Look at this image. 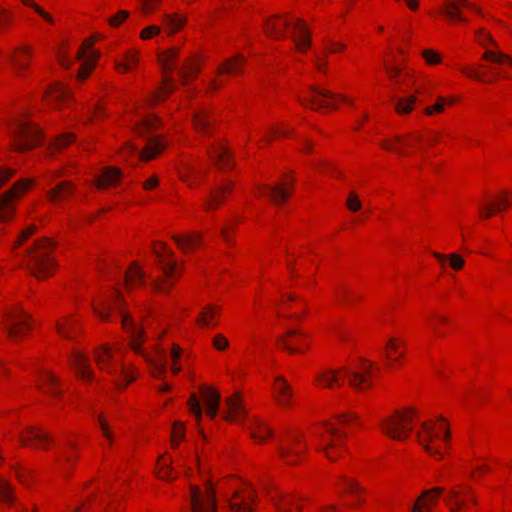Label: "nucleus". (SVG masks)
Listing matches in <instances>:
<instances>
[{
  "mask_svg": "<svg viewBox=\"0 0 512 512\" xmlns=\"http://www.w3.org/2000/svg\"><path fill=\"white\" fill-rule=\"evenodd\" d=\"M53 248L54 245L48 238H42L24 250L25 264L36 278L49 277L55 269V262L51 257Z\"/></svg>",
  "mask_w": 512,
  "mask_h": 512,
  "instance_id": "nucleus-2",
  "label": "nucleus"
},
{
  "mask_svg": "<svg viewBox=\"0 0 512 512\" xmlns=\"http://www.w3.org/2000/svg\"><path fill=\"white\" fill-rule=\"evenodd\" d=\"M164 146L163 140L156 136L147 140V144L143 151L139 152L138 148L134 144L128 142L123 147L122 153L126 156H135L137 160L148 161L158 155L164 149Z\"/></svg>",
  "mask_w": 512,
  "mask_h": 512,
  "instance_id": "nucleus-15",
  "label": "nucleus"
},
{
  "mask_svg": "<svg viewBox=\"0 0 512 512\" xmlns=\"http://www.w3.org/2000/svg\"><path fill=\"white\" fill-rule=\"evenodd\" d=\"M188 405L190 407V411L194 414L195 418L200 421L202 418V409L199 403V400L195 394L190 396Z\"/></svg>",
  "mask_w": 512,
  "mask_h": 512,
  "instance_id": "nucleus-56",
  "label": "nucleus"
},
{
  "mask_svg": "<svg viewBox=\"0 0 512 512\" xmlns=\"http://www.w3.org/2000/svg\"><path fill=\"white\" fill-rule=\"evenodd\" d=\"M160 32V27L156 25H151L144 28L141 32V38L143 40H147L155 35H158Z\"/></svg>",
  "mask_w": 512,
  "mask_h": 512,
  "instance_id": "nucleus-64",
  "label": "nucleus"
},
{
  "mask_svg": "<svg viewBox=\"0 0 512 512\" xmlns=\"http://www.w3.org/2000/svg\"><path fill=\"white\" fill-rule=\"evenodd\" d=\"M251 437L258 443H263L267 437L273 435V431L265 423L261 421H254L249 427Z\"/></svg>",
  "mask_w": 512,
  "mask_h": 512,
  "instance_id": "nucleus-34",
  "label": "nucleus"
},
{
  "mask_svg": "<svg viewBox=\"0 0 512 512\" xmlns=\"http://www.w3.org/2000/svg\"><path fill=\"white\" fill-rule=\"evenodd\" d=\"M56 329L61 336L70 339V334L74 331V323L71 319L65 318L56 322Z\"/></svg>",
  "mask_w": 512,
  "mask_h": 512,
  "instance_id": "nucleus-51",
  "label": "nucleus"
},
{
  "mask_svg": "<svg viewBox=\"0 0 512 512\" xmlns=\"http://www.w3.org/2000/svg\"><path fill=\"white\" fill-rule=\"evenodd\" d=\"M74 139V134L65 133L62 136H59L54 143L55 149L60 150L70 144Z\"/></svg>",
  "mask_w": 512,
  "mask_h": 512,
  "instance_id": "nucleus-61",
  "label": "nucleus"
},
{
  "mask_svg": "<svg viewBox=\"0 0 512 512\" xmlns=\"http://www.w3.org/2000/svg\"><path fill=\"white\" fill-rule=\"evenodd\" d=\"M230 191V185H223L220 186L217 190L211 192L208 199L206 200V208L210 210L212 208L218 207L222 203L224 196Z\"/></svg>",
  "mask_w": 512,
  "mask_h": 512,
  "instance_id": "nucleus-41",
  "label": "nucleus"
},
{
  "mask_svg": "<svg viewBox=\"0 0 512 512\" xmlns=\"http://www.w3.org/2000/svg\"><path fill=\"white\" fill-rule=\"evenodd\" d=\"M32 49L28 45H20L10 50L7 60L12 65L15 72L21 74L28 69V61L32 56Z\"/></svg>",
  "mask_w": 512,
  "mask_h": 512,
  "instance_id": "nucleus-20",
  "label": "nucleus"
},
{
  "mask_svg": "<svg viewBox=\"0 0 512 512\" xmlns=\"http://www.w3.org/2000/svg\"><path fill=\"white\" fill-rule=\"evenodd\" d=\"M69 90L60 83L54 84L47 93V99L55 102L68 101Z\"/></svg>",
  "mask_w": 512,
  "mask_h": 512,
  "instance_id": "nucleus-43",
  "label": "nucleus"
},
{
  "mask_svg": "<svg viewBox=\"0 0 512 512\" xmlns=\"http://www.w3.org/2000/svg\"><path fill=\"white\" fill-rule=\"evenodd\" d=\"M416 102L415 96H408L406 98L399 99L396 103V110L400 114H407L412 111L413 105Z\"/></svg>",
  "mask_w": 512,
  "mask_h": 512,
  "instance_id": "nucleus-50",
  "label": "nucleus"
},
{
  "mask_svg": "<svg viewBox=\"0 0 512 512\" xmlns=\"http://www.w3.org/2000/svg\"><path fill=\"white\" fill-rule=\"evenodd\" d=\"M306 443L299 433L289 432L279 444L278 452L287 464H295L297 458L306 450Z\"/></svg>",
  "mask_w": 512,
  "mask_h": 512,
  "instance_id": "nucleus-12",
  "label": "nucleus"
},
{
  "mask_svg": "<svg viewBox=\"0 0 512 512\" xmlns=\"http://www.w3.org/2000/svg\"><path fill=\"white\" fill-rule=\"evenodd\" d=\"M216 312L212 306H207L204 308V310L200 313L198 317V324L201 326H208L212 324V320L215 317Z\"/></svg>",
  "mask_w": 512,
  "mask_h": 512,
  "instance_id": "nucleus-54",
  "label": "nucleus"
},
{
  "mask_svg": "<svg viewBox=\"0 0 512 512\" xmlns=\"http://www.w3.org/2000/svg\"><path fill=\"white\" fill-rule=\"evenodd\" d=\"M285 27H291L293 30L292 38L294 39L297 49L302 51L310 46V37L305 24L297 19L295 23H291L286 19H279L278 17H272L266 19L264 22L265 33L271 38H282L283 29Z\"/></svg>",
  "mask_w": 512,
  "mask_h": 512,
  "instance_id": "nucleus-4",
  "label": "nucleus"
},
{
  "mask_svg": "<svg viewBox=\"0 0 512 512\" xmlns=\"http://www.w3.org/2000/svg\"><path fill=\"white\" fill-rule=\"evenodd\" d=\"M145 274L138 267L137 263L134 262L130 265L129 269L124 274L125 285L127 289L135 285H141L144 283Z\"/></svg>",
  "mask_w": 512,
  "mask_h": 512,
  "instance_id": "nucleus-33",
  "label": "nucleus"
},
{
  "mask_svg": "<svg viewBox=\"0 0 512 512\" xmlns=\"http://www.w3.org/2000/svg\"><path fill=\"white\" fill-rule=\"evenodd\" d=\"M511 203L512 198L510 199L508 197V193L506 192L504 195L498 196L493 203L482 204L480 207V215L488 219L492 214L510 206Z\"/></svg>",
  "mask_w": 512,
  "mask_h": 512,
  "instance_id": "nucleus-29",
  "label": "nucleus"
},
{
  "mask_svg": "<svg viewBox=\"0 0 512 512\" xmlns=\"http://www.w3.org/2000/svg\"><path fill=\"white\" fill-rule=\"evenodd\" d=\"M416 415L417 412L413 408H408L405 412L397 411L392 416L381 421V429L392 439L404 440L412 431L409 423Z\"/></svg>",
  "mask_w": 512,
  "mask_h": 512,
  "instance_id": "nucleus-7",
  "label": "nucleus"
},
{
  "mask_svg": "<svg viewBox=\"0 0 512 512\" xmlns=\"http://www.w3.org/2000/svg\"><path fill=\"white\" fill-rule=\"evenodd\" d=\"M8 129L13 145L19 151L32 149L41 142L42 136L39 128L23 117L14 119Z\"/></svg>",
  "mask_w": 512,
  "mask_h": 512,
  "instance_id": "nucleus-5",
  "label": "nucleus"
},
{
  "mask_svg": "<svg viewBox=\"0 0 512 512\" xmlns=\"http://www.w3.org/2000/svg\"><path fill=\"white\" fill-rule=\"evenodd\" d=\"M0 500L8 504L14 500L10 484L3 478H0Z\"/></svg>",
  "mask_w": 512,
  "mask_h": 512,
  "instance_id": "nucleus-53",
  "label": "nucleus"
},
{
  "mask_svg": "<svg viewBox=\"0 0 512 512\" xmlns=\"http://www.w3.org/2000/svg\"><path fill=\"white\" fill-rule=\"evenodd\" d=\"M161 249H154L157 264L163 272V277L153 282L152 286L156 292L166 293L172 285V278L175 274L177 263L173 259V252L161 243Z\"/></svg>",
  "mask_w": 512,
  "mask_h": 512,
  "instance_id": "nucleus-8",
  "label": "nucleus"
},
{
  "mask_svg": "<svg viewBox=\"0 0 512 512\" xmlns=\"http://www.w3.org/2000/svg\"><path fill=\"white\" fill-rule=\"evenodd\" d=\"M373 364L362 360L360 363L342 367L339 370L328 369L316 375V381L323 387L332 388L340 385V376L347 379L349 385L356 390H364L371 386Z\"/></svg>",
  "mask_w": 512,
  "mask_h": 512,
  "instance_id": "nucleus-1",
  "label": "nucleus"
},
{
  "mask_svg": "<svg viewBox=\"0 0 512 512\" xmlns=\"http://www.w3.org/2000/svg\"><path fill=\"white\" fill-rule=\"evenodd\" d=\"M185 23V18L177 15H164L163 24L171 33L179 30Z\"/></svg>",
  "mask_w": 512,
  "mask_h": 512,
  "instance_id": "nucleus-46",
  "label": "nucleus"
},
{
  "mask_svg": "<svg viewBox=\"0 0 512 512\" xmlns=\"http://www.w3.org/2000/svg\"><path fill=\"white\" fill-rule=\"evenodd\" d=\"M443 491L444 489L441 487L425 490L414 503L411 512H424L425 507L430 508V506L436 503L439 495H441Z\"/></svg>",
  "mask_w": 512,
  "mask_h": 512,
  "instance_id": "nucleus-24",
  "label": "nucleus"
},
{
  "mask_svg": "<svg viewBox=\"0 0 512 512\" xmlns=\"http://www.w3.org/2000/svg\"><path fill=\"white\" fill-rule=\"evenodd\" d=\"M381 146L386 150L393 151L400 155H404L405 152L403 148L411 146V143L408 140L404 139V137L402 136H395L389 141H383L381 143Z\"/></svg>",
  "mask_w": 512,
  "mask_h": 512,
  "instance_id": "nucleus-40",
  "label": "nucleus"
},
{
  "mask_svg": "<svg viewBox=\"0 0 512 512\" xmlns=\"http://www.w3.org/2000/svg\"><path fill=\"white\" fill-rule=\"evenodd\" d=\"M158 124H159V120L150 115V116H147L146 118H144L140 125L138 126L137 128V133L140 135V136H144V134L148 131V130H151V129H154L156 127H158Z\"/></svg>",
  "mask_w": 512,
  "mask_h": 512,
  "instance_id": "nucleus-52",
  "label": "nucleus"
},
{
  "mask_svg": "<svg viewBox=\"0 0 512 512\" xmlns=\"http://www.w3.org/2000/svg\"><path fill=\"white\" fill-rule=\"evenodd\" d=\"M291 186V183H284L281 185L274 186H265L263 187L261 193L268 195L273 203L279 204L280 202H284L287 200L289 194L291 193Z\"/></svg>",
  "mask_w": 512,
  "mask_h": 512,
  "instance_id": "nucleus-27",
  "label": "nucleus"
},
{
  "mask_svg": "<svg viewBox=\"0 0 512 512\" xmlns=\"http://www.w3.org/2000/svg\"><path fill=\"white\" fill-rule=\"evenodd\" d=\"M315 436L319 438L321 444L319 450L323 451L326 457L332 461L336 459L333 450L340 447L345 438L344 433H340L339 430L330 425L329 423L323 424V431H315Z\"/></svg>",
  "mask_w": 512,
  "mask_h": 512,
  "instance_id": "nucleus-11",
  "label": "nucleus"
},
{
  "mask_svg": "<svg viewBox=\"0 0 512 512\" xmlns=\"http://www.w3.org/2000/svg\"><path fill=\"white\" fill-rule=\"evenodd\" d=\"M171 438L173 446L177 447L179 441L184 438V427L182 422L176 421L174 423Z\"/></svg>",
  "mask_w": 512,
  "mask_h": 512,
  "instance_id": "nucleus-55",
  "label": "nucleus"
},
{
  "mask_svg": "<svg viewBox=\"0 0 512 512\" xmlns=\"http://www.w3.org/2000/svg\"><path fill=\"white\" fill-rule=\"evenodd\" d=\"M440 438V432L436 431L434 422H424L421 425V431L417 433L418 442L423 446L425 451L431 456L440 454V449L435 446L434 440Z\"/></svg>",
  "mask_w": 512,
  "mask_h": 512,
  "instance_id": "nucleus-18",
  "label": "nucleus"
},
{
  "mask_svg": "<svg viewBox=\"0 0 512 512\" xmlns=\"http://www.w3.org/2000/svg\"><path fill=\"white\" fill-rule=\"evenodd\" d=\"M467 7L478 12L476 6L467 0H444L442 13L451 21L458 20L466 22L467 19L462 15L461 8Z\"/></svg>",
  "mask_w": 512,
  "mask_h": 512,
  "instance_id": "nucleus-21",
  "label": "nucleus"
},
{
  "mask_svg": "<svg viewBox=\"0 0 512 512\" xmlns=\"http://www.w3.org/2000/svg\"><path fill=\"white\" fill-rule=\"evenodd\" d=\"M29 316L21 309H15L7 314L6 329L11 339H16L29 330Z\"/></svg>",
  "mask_w": 512,
  "mask_h": 512,
  "instance_id": "nucleus-16",
  "label": "nucleus"
},
{
  "mask_svg": "<svg viewBox=\"0 0 512 512\" xmlns=\"http://www.w3.org/2000/svg\"><path fill=\"white\" fill-rule=\"evenodd\" d=\"M92 44V40H86L83 43L81 50L77 54L79 59H83V63L77 75L78 79L81 81L88 77L95 65L96 60L99 57V53L91 49Z\"/></svg>",
  "mask_w": 512,
  "mask_h": 512,
  "instance_id": "nucleus-19",
  "label": "nucleus"
},
{
  "mask_svg": "<svg viewBox=\"0 0 512 512\" xmlns=\"http://www.w3.org/2000/svg\"><path fill=\"white\" fill-rule=\"evenodd\" d=\"M305 335L296 329L289 330L285 336L277 339V342L290 354L299 353L302 351L298 345L300 344V340L298 338H303Z\"/></svg>",
  "mask_w": 512,
  "mask_h": 512,
  "instance_id": "nucleus-26",
  "label": "nucleus"
},
{
  "mask_svg": "<svg viewBox=\"0 0 512 512\" xmlns=\"http://www.w3.org/2000/svg\"><path fill=\"white\" fill-rule=\"evenodd\" d=\"M139 63V56L136 51H126L121 59L115 61V68L120 73L132 71Z\"/></svg>",
  "mask_w": 512,
  "mask_h": 512,
  "instance_id": "nucleus-31",
  "label": "nucleus"
},
{
  "mask_svg": "<svg viewBox=\"0 0 512 512\" xmlns=\"http://www.w3.org/2000/svg\"><path fill=\"white\" fill-rule=\"evenodd\" d=\"M70 364L80 379L85 381L93 380L94 372L90 366L89 359L85 354L82 352H75L70 359Z\"/></svg>",
  "mask_w": 512,
  "mask_h": 512,
  "instance_id": "nucleus-22",
  "label": "nucleus"
},
{
  "mask_svg": "<svg viewBox=\"0 0 512 512\" xmlns=\"http://www.w3.org/2000/svg\"><path fill=\"white\" fill-rule=\"evenodd\" d=\"M178 53L179 48L172 47L159 55V61L161 62L163 69L166 72L170 73L177 67V65L175 64V60Z\"/></svg>",
  "mask_w": 512,
  "mask_h": 512,
  "instance_id": "nucleus-42",
  "label": "nucleus"
},
{
  "mask_svg": "<svg viewBox=\"0 0 512 512\" xmlns=\"http://www.w3.org/2000/svg\"><path fill=\"white\" fill-rule=\"evenodd\" d=\"M207 152L220 169L232 168L230 152L223 144H214L207 149Z\"/></svg>",
  "mask_w": 512,
  "mask_h": 512,
  "instance_id": "nucleus-23",
  "label": "nucleus"
},
{
  "mask_svg": "<svg viewBox=\"0 0 512 512\" xmlns=\"http://www.w3.org/2000/svg\"><path fill=\"white\" fill-rule=\"evenodd\" d=\"M242 66V58L240 56H236L231 59H227L218 69L219 74L227 73V74H237L241 72Z\"/></svg>",
  "mask_w": 512,
  "mask_h": 512,
  "instance_id": "nucleus-44",
  "label": "nucleus"
},
{
  "mask_svg": "<svg viewBox=\"0 0 512 512\" xmlns=\"http://www.w3.org/2000/svg\"><path fill=\"white\" fill-rule=\"evenodd\" d=\"M346 206L350 211L356 212L361 209L362 204L357 195L351 192L347 198Z\"/></svg>",
  "mask_w": 512,
  "mask_h": 512,
  "instance_id": "nucleus-60",
  "label": "nucleus"
},
{
  "mask_svg": "<svg viewBox=\"0 0 512 512\" xmlns=\"http://www.w3.org/2000/svg\"><path fill=\"white\" fill-rule=\"evenodd\" d=\"M340 479L345 485L347 492H349L355 500L361 502L360 494L363 492L362 488L353 479L345 476H341Z\"/></svg>",
  "mask_w": 512,
  "mask_h": 512,
  "instance_id": "nucleus-48",
  "label": "nucleus"
},
{
  "mask_svg": "<svg viewBox=\"0 0 512 512\" xmlns=\"http://www.w3.org/2000/svg\"><path fill=\"white\" fill-rule=\"evenodd\" d=\"M227 412L224 419L230 422L239 421L245 415V409L241 404L240 395L236 393L225 400Z\"/></svg>",
  "mask_w": 512,
  "mask_h": 512,
  "instance_id": "nucleus-25",
  "label": "nucleus"
},
{
  "mask_svg": "<svg viewBox=\"0 0 512 512\" xmlns=\"http://www.w3.org/2000/svg\"><path fill=\"white\" fill-rule=\"evenodd\" d=\"M20 441L23 445H28L30 443H39L43 444V448L47 449V443L51 442L52 439L49 437L47 433L40 429H36L34 427H29L27 430L20 436Z\"/></svg>",
  "mask_w": 512,
  "mask_h": 512,
  "instance_id": "nucleus-28",
  "label": "nucleus"
},
{
  "mask_svg": "<svg viewBox=\"0 0 512 512\" xmlns=\"http://www.w3.org/2000/svg\"><path fill=\"white\" fill-rule=\"evenodd\" d=\"M129 17V12L126 10H119L116 15L108 19V23L112 27H118Z\"/></svg>",
  "mask_w": 512,
  "mask_h": 512,
  "instance_id": "nucleus-58",
  "label": "nucleus"
},
{
  "mask_svg": "<svg viewBox=\"0 0 512 512\" xmlns=\"http://www.w3.org/2000/svg\"><path fill=\"white\" fill-rule=\"evenodd\" d=\"M433 256L440 262L442 266L449 264V266L454 270L462 269L465 263L464 259L456 253L444 255L438 252H433Z\"/></svg>",
  "mask_w": 512,
  "mask_h": 512,
  "instance_id": "nucleus-37",
  "label": "nucleus"
},
{
  "mask_svg": "<svg viewBox=\"0 0 512 512\" xmlns=\"http://www.w3.org/2000/svg\"><path fill=\"white\" fill-rule=\"evenodd\" d=\"M190 502L192 512H217L215 493L211 483H207L205 492H202L198 486H191Z\"/></svg>",
  "mask_w": 512,
  "mask_h": 512,
  "instance_id": "nucleus-13",
  "label": "nucleus"
},
{
  "mask_svg": "<svg viewBox=\"0 0 512 512\" xmlns=\"http://www.w3.org/2000/svg\"><path fill=\"white\" fill-rule=\"evenodd\" d=\"M483 58L486 60H489L494 63H504L507 62L512 66V58L506 54L500 53V52H494L490 50H486L483 54Z\"/></svg>",
  "mask_w": 512,
  "mask_h": 512,
  "instance_id": "nucleus-49",
  "label": "nucleus"
},
{
  "mask_svg": "<svg viewBox=\"0 0 512 512\" xmlns=\"http://www.w3.org/2000/svg\"><path fill=\"white\" fill-rule=\"evenodd\" d=\"M444 104L445 99L443 97H438V102L431 107L425 108L424 113L428 116L432 115L434 112L441 113L444 110Z\"/></svg>",
  "mask_w": 512,
  "mask_h": 512,
  "instance_id": "nucleus-62",
  "label": "nucleus"
},
{
  "mask_svg": "<svg viewBox=\"0 0 512 512\" xmlns=\"http://www.w3.org/2000/svg\"><path fill=\"white\" fill-rule=\"evenodd\" d=\"M199 69L196 64V60L192 57H189L185 60V62L179 67V76L182 79V84L186 85L190 79H194L198 74Z\"/></svg>",
  "mask_w": 512,
  "mask_h": 512,
  "instance_id": "nucleus-35",
  "label": "nucleus"
},
{
  "mask_svg": "<svg viewBox=\"0 0 512 512\" xmlns=\"http://www.w3.org/2000/svg\"><path fill=\"white\" fill-rule=\"evenodd\" d=\"M193 123L199 133L207 134L211 130V119L206 110L197 111L193 114Z\"/></svg>",
  "mask_w": 512,
  "mask_h": 512,
  "instance_id": "nucleus-38",
  "label": "nucleus"
},
{
  "mask_svg": "<svg viewBox=\"0 0 512 512\" xmlns=\"http://www.w3.org/2000/svg\"><path fill=\"white\" fill-rule=\"evenodd\" d=\"M200 391L206 406L220 404V394L214 389L202 386Z\"/></svg>",
  "mask_w": 512,
  "mask_h": 512,
  "instance_id": "nucleus-47",
  "label": "nucleus"
},
{
  "mask_svg": "<svg viewBox=\"0 0 512 512\" xmlns=\"http://www.w3.org/2000/svg\"><path fill=\"white\" fill-rule=\"evenodd\" d=\"M11 20L12 14L8 10H5L0 7V33L11 22Z\"/></svg>",
  "mask_w": 512,
  "mask_h": 512,
  "instance_id": "nucleus-63",
  "label": "nucleus"
},
{
  "mask_svg": "<svg viewBox=\"0 0 512 512\" xmlns=\"http://www.w3.org/2000/svg\"><path fill=\"white\" fill-rule=\"evenodd\" d=\"M121 177V171L117 168H106L96 178V186L99 189L111 187L117 184Z\"/></svg>",
  "mask_w": 512,
  "mask_h": 512,
  "instance_id": "nucleus-32",
  "label": "nucleus"
},
{
  "mask_svg": "<svg viewBox=\"0 0 512 512\" xmlns=\"http://www.w3.org/2000/svg\"><path fill=\"white\" fill-rule=\"evenodd\" d=\"M298 100L303 106L311 107L312 109L336 108L337 106L334 102L337 100L351 104L345 96L316 86H310L303 95L298 97Z\"/></svg>",
  "mask_w": 512,
  "mask_h": 512,
  "instance_id": "nucleus-9",
  "label": "nucleus"
},
{
  "mask_svg": "<svg viewBox=\"0 0 512 512\" xmlns=\"http://www.w3.org/2000/svg\"><path fill=\"white\" fill-rule=\"evenodd\" d=\"M94 358L98 368L111 375L119 388H125L134 380V376L124 366L118 351H113L107 345H101L95 349Z\"/></svg>",
  "mask_w": 512,
  "mask_h": 512,
  "instance_id": "nucleus-3",
  "label": "nucleus"
},
{
  "mask_svg": "<svg viewBox=\"0 0 512 512\" xmlns=\"http://www.w3.org/2000/svg\"><path fill=\"white\" fill-rule=\"evenodd\" d=\"M173 239L184 252H188L200 243V236L198 234L187 235L185 237L174 236Z\"/></svg>",
  "mask_w": 512,
  "mask_h": 512,
  "instance_id": "nucleus-45",
  "label": "nucleus"
},
{
  "mask_svg": "<svg viewBox=\"0 0 512 512\" xmlns=\"http://www.w3.org/2000/svg\"><path fill=\"white\" fill-rule=\"evenodd\" d=\"M23 4L32 7L43 19L49 23H53V18L50 14L45 12L40 6L32 2V0H22Z\"/></svg>",
  "mask_w": 512,
  "mask_h": 512,
  "instance_id": "nucleus-59",
  "label": "nucleus"
},
{
  "mask_svg": "<svg viewBox=\"0 0 512 512\" xmlns=\"http://www.w3.org/2000/svg\"><path fill=\"white\" fill-rule=\"evenodd\" d=\"M256 499V492L251 488L235 490L233 495L227 499L231 512H252Z\"/></svg>",
  "mask_w": 512,
  "mask_h": 512,
  "instance_id": "nucleus-17",
  "label": "nucleus"
},
{
  "mask_svg": "<svg viewBox=\"0 0 512 512\" xmlns=\"http://www.w3.org/2000/svg\"><path fill=\"white\" fill-rule=\"evenodd\" d=\"M41 388L51 396H58L61 394L58 379L50 372H44L42 375Z\"/></svg>",
  "mask_w": 512,
  "mask_h": 512,
  "instance_id": "nucleus-39",
  "label": "nucleus"
},
{
  "mask_svg": "<svg viewBox=\"0 0 512 512\" xmlns=\"http://www.w3.org/2000/svg\"><path fill=\"white\" fill-rule=\"evenodd\" d=\"M121 314V322L124 330L130 335V345L132 350L137 354H142L144 358L150 363L152 366V374L156 378H162L164 373L166 372V363L164 357L161 356L160 359H152L144 354L141 350V345L144 342L143 338V330L140 328L138 324L134 322L130 316L120 310Z\"/></svg>",
  "mask_w": 512,
  "mask_h": 512,
  "instance_id": "nucleus-6",
  "label": "nucleus"
},
{
  "mask_svg": "<svg viewBox=\"0 0 512 512\" xmlns=\"http://www.w3.org/2000/svg\"><path fill=\"white\" fill-rule=\"evenodd\" d=\"M73 191L74 188L72 187L71 183L63 181L57 184L51 190H49L48 197L51 201H60L72 195Z\"/></svg>",
  "mask_w": 512,
  "mask_h": 512,
  "instance_id": "nucleus-36",
  "label": "nucleus"
},
{
  "mask_svg": "<svg viewBox=\"0 0 512 512\" xmlns=\"http://www.w3.org/2000/svg\"><path fill=\"white\" fill-rule=\"evenodd\" d=\"M32 184L30 179H22L16 182L11 189L1 195L0 197V222L8 220L13 212L15 200L24 193Z\"/></svg>",
  "mask_w": 512,
  "mask_h": 512,
  "instance_id": "nucleus-14",
  "label": "nucleus"
},
{
  "mask_svg": "<svg viewBox=\"0 0 512 512\" xmlns=\"http://www.w3.org/2000/svg\"><path fill=\"white\" fill-rule=\"evenodd\" d=\"M274 391L277 401L283 406H290L293 391L291 386L282 377H277L274 383Z\"/></svg>",
  "mask_w": 512,
  "mask_h": 512,
  "instance_id": "nucleus-30",
  "label": "nucleus"
},
{
  "mask_svg": "<svg viewBox=\"0 0 512 512\" xmlns=\"http://www.w3.org/2000/svg\"><path fill=\"white\" fill-rule=\"evenodd\" d=\"M444 502L451 512H464L469 503L477 504V498L470 486L459 485L449 489Z\"/></svg>",
  "mask_w": 512,
  "mask_h": 512,
  "instance_id": "nucleus-10",
  "label": "nucleus"
},
{
  "mask_svg": "<svg viewBox=\"0 0 512 512\" xmlns=\"http://www.w3.org/2000/svg\"><path fill=\"white\" fill-rule=\"evenodd\" d=\"M278 509L282 512H291L292 507L295 506L296 510H301L302 506L296 503V500L294 498H284L281 502V504H277Z\"/></svg>",
  "mask_w": 512,
  "mask_h": 512,
  "instance_id": "nucleus-57",
  "label": "nucleus"
}]
</instances>
